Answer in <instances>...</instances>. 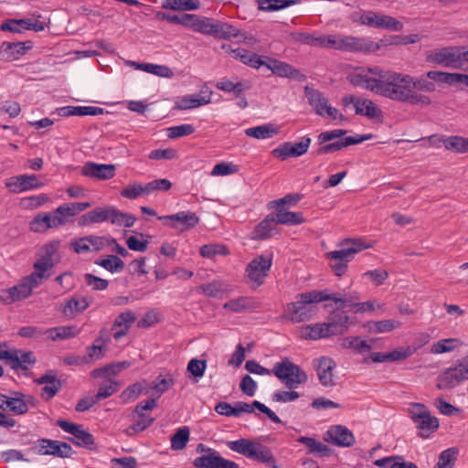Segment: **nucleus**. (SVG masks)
I'll return each mask as SVG.
<instances>
[{"instance_id": "16", "label": "nucleus", "mask_w": 468, "mask_h": 468, "mask_svg": "<svg viewBox=\"0 0 468 468\" xmlns=\"http://www.w3.org/2000/svg\"><path fill=\"white\" fill-rule=\"evenodd\" d=\"M159 220L165 221L170 228L186 230L196 227L199 221L198 217L191 211H181L173 215L158 217Z\"/></svg>"}, {"instance_id": "26", "label": "nucleus", "mask_w": 468, "mask_h": 468, "mask_svg": "<svg viewBox=\"0 0 468 468\" xmlns=\"http://www.w3.org/2000/svg\"><path fill=\"white\" fill-rule=\"evenodd\" d=\"M39 385H44L41 388V397L46 399H51L61 388V382L57 378L54 371H48L45 375L36 380Z\"/></svg>"}, {"instance_id": "35", "label": "nucleus", "mask_w": 468, "mask_h": 468, "mask_svg": "<svg viewBox=\"0 0 468 468\" xmlns=\"http://www.w3.org/2000/svg\"><path fill=\"white\" fill-rule=\"evenodd\" d=\"M258 307V303L252 297L239 296L223 304V308L233 313H240Z\"/></svg>"}, {"instance_id": "37", "label": "nucleus", "mask_w": 468, "mask_h": 468, "mask_svg": "<svg viewBox=\"0 0 468 468\" xmlns=\"http://www.w3.org/2000/svg\"><path fill=\"white\" fill-rule=\"evenodd\" d=\"M237 405L239 408L240 413H252L254 411V409H257L261 412L266 414L268 418L274 423H282L281 419L274 411H272L266 405L258 400L253 401L251 404L243 401H239L237 402Z\"/></svg>"}, {"instance_id": "40", "label": "nucleus", "mask_w": 468, "mask_h": 468, "mask_svg": "<svg viewBox=\"0 0 468 468\" xmlns=\"http://www.w3.org/2000/svg\"><path fill=\"white\" fill-rule=\"evenodd\" d=\"M276 224L282 225H299L304 222V218L301 212L287 211L278 208L274 217Z\"/></svg>"}, {"instance_id": "13", "label": "nucleus", "mask_w": 468, "mask_h": 468, "mask_svg": "<svg viewBox=\"0 0 468 468\" xmlns=\"http://www.w3.org/2000/svg\"><path fill=\"white\" fill-rule=\"evenodd\" d=\"M378 49V45L365 37L353 36H339L337 50L345 52H373Z\"/></svg>"}, {"instance_id": "55", "label": "nucleus", "mask_w": 468, "mask_h": 468, "mask_svg": "<svg viewBox=\"0 0 468 468\" xmlns=\"http://www.w3.org/2000/svg\"><path fill=\"white\" fill-rule=\"evenodd\" d=\"M120 388V384L117 380L108 378L103 381L98 388V392L95 395L98 401L107 399L112 396Z\"/></svg>"}, {"instance_id": "25", "label": "nucleus", "mask_w": 468, "mask_h": 468, "mask_svg": "<svg viewBox=\"0 0 468 468\" xmlns=\"http://www.w3.org/2000/svg\"><path fill=\"white\" fill-rule=\"evenodd\" d=\"M135 321L136 315L131 310H125L118 314L112 325L113 338L120 340L122 337L125 336Z\"/></svg>"}, {"instance_id": "9", "label": "nucleus", "mask_w": 468, "mask_h": 468, "mask_svg": "<svg viewBox=\"0 0 468 468\" xmlns=\"http://www.w3.org/2000/svg\"><path fill=\"white\" fill-rule=\"evenodd\" d=\"M468 380V355L457 360L454 367L446 368L438 378L437 388H451Z\"/></svg>"}, {"instance_id": "50", "label": "nucleus", "mask_w": 468, "mask_h": 468, "mask_svg": "<svg viewBox=\"0 0 468 468\" xmlns=\"http://www.w3.org/2000/svg\"><path fill=\"white\" fill-rule=\"evenodd\" d=\"M297 441L305 445L311 453L318 454L320 456H327L330 452L327 445L314 438L303 436L300 437Z\"/></svg>"}, {"instance_id": "29", "label": "nucleus", "mask_w": 468, "mask_h": 468, "mask_svg": "<svg viewBox=\"0 0 468 468\" xmlns=\"http://www.w3.org/2000/svg\"><path fill=\"white\" fill-rule=\"evenodd\" d=\"M25 396L18 393L16 397H8L0 393V410H10L17 415L27 412V402L24 399Z\"/></svg>"}, {"instance_id": "17", "label": "nucleus", "mask_w": 468, "mask_h": 468, "mask_svg": "<svg viewBox=\"0 0 468 468\" xmlns=\"http://www.w3.org/2000/svg\"><path fill=\"white\" fill-rule=\"evenodd\" d=\"M311 144V138L308 136H303L297 143H284L280 147L275 148L272 151V154L281 158L282 160H285L290 156L298 157L304 154Z\"/></svg>"}, {"instance_id": "53", "label": "nucleus", "mask_w": 468, "mask_h": 468, "mask_svg": "<svg viewBox=\"0 0 468 468\" xmlns=\"http://www.w3.org/2000/svg\"><path fill=\"white\" fill-rule=\"evenodd\" d=\"M297 3V0H258L259 8L266 12L284 9Z\"/></svg>"}, {"instance_id": "27", "label": "nucleus", "mask_w": 468, "mask_h": 468, "mask_svg": "<svg viewBox=\"0 0 468 468\" xmlns=\"http://www.w3.org/2000/svg\"><path fill=\"white\" fill-rule=\"evenodd\" d=\"M267 68L282 78H289L298 81L305 80L306 77L299 69L292 67L288 63L273 59L267 64Z\"/></svg>"}, {"instance_id": "4", "label": "nucleus", "mask_w": 468, "mask_h": 468, "mask_svg": "<svg viewBox=\"0 0 468 468\" xmlns=\"http://www.w3.org/2000/svg\"><path fill=\"white\" fill-rule=\"evenodd\" d=\"M226 445L231 451L248 459L266 463L272 468H278L271 450L259 441L241 438L237 441H229Z\"/></svg>"}, {"instance_id": "32", "label": "nucleus", "mask_w": 468, "mask_h": 468, "mask_svg": "<svg viewBox=\"0 0 468 468\" xmlns=\"http://www.w3.org/2000/svg\"><path fill=\"white\" fill-rule=\"evenodd\" d=\"M31 231L37 233L46 232L49 229H58L53 213H39L29 223Z\"/></svg>"}, {"instance_id": "20", "label": "nucleus", "mask_w": 468, "mask_h": 468, "mask_svg": "<svg viewBox=\"0 0 468 468\" xmlns=\"http://www.w3.org/2000/svg\"><path fill=\"white\" fill-rule=\"evenodd\" d=\"M114 207H98L83 215L78 219L80 227H87L96 223L110 221L112 224Z\"/></svg>"}, {"instance_id": "36", "label": "nucleus", "mask_w": 468, "mask_h": 468, "mask_svg": "<svg viewBox=\"0 0 468 468\" xmlns=\"http://www.w3.org/2000/svg\"><path fill=\"white\" fill-rule=\"evenodd\" d=\"M328 432L333 442L338 446L349 447L355 442L353 433L344 426H335Z\"/></svg>"}, {"instance_id": "38", "label": "nucleus", "mask_w": 468, "mask_h": 468, "mask_svg": "<svg viewBox=\"0 0 468 468\" xmlns=\"http://www.w3.org/2000/svg\"><path fill=\"white\" fill-rule=\"evenodd\" d=\"M356 113L369 119H377L382 116L381 110L369 99L358 98L356 101Z\"/></svg>"}, {"instance_id": "2", "label": "nucleus", "mask_w": 468, "mask_h": 468, "mask_svg": "<svg viewBox=\"0 0 468 468\" xmlns=\"http://www.w3.org/2000/svg\"><path fill=\"white\" fill-rule=\"evenodd\" d=\"M296 298L297 300L294 303L287 305L284 313L285 318L292 323H301L312 319L317 312V308L313 305L314 303L324 301L346 302V299L339 294H329L325 291L316 290L300 293Z\"/></svg>"}, {"instance_id": "3", "label": "nucleus", "mask_w": 468, "mask_h": 468, "mask_svg": "<svg viewBox=\"0 0 468 468\" xmlns=\"http://www.w3.org/2000/svg\"><path fill=\"white\" fill-rule=\"evenodd\" d=\"M425 60L433 65L468 70V47L449 46L431 49L426 53Z\"/></svg>"}, {"instance_id": "42", "label": "nucleus", "mask_w": 468, "mask_h": 468, "mask_svg": "<svg viewBox=\"0 0 468 468\" xmlns=\"http://www.w3.org/2000/svg\"><path fill=\"white\" fill-rule=\"evenodd\" d=\"M291 41L308 45L311 47H320L321 34H314L308 31H295L289 35Z\"/></svg>"}, {"instance_id": "34", "label": "nucleus", "mask_w": 468, "mask_h": 468, "mask_svg": "<svg viewBox=\"0 0 468 468\" xmlns=\"http://www.w3.org/2000/svg\"><path fill=\"white\" fill-rule=\"evenodd\" d=\"M80 333V329L75 325H61L45 330L48 338L52 341L67 340L76 337Z\"/></svg>"}, {"instance_id": "19", "label": "nucleus", "mask_w": 468, "mask_h": 468, "mask_svg": "<svg viewBox=\"0 0 468 468\" xmlns=\"http://www.w3.org/2000/svg\"><path fill=\"white\" fill-rule=\"evenodd\" d=\"M81 174L87 177H92L99 180H108L114 176L115 165L112 164L87 162L82 166Z\"/></svg>"}, {"instance_id": "41", "label": "nucleus", "mask_w": 468, "mask_h": 468, "mask_svg": "<svg viewBox=\"0 0 468 468\" xmlns=\"http://www.w3.org/2000/svg\"><path fill=\"white\" fill-rule=\"evenodd\" d=\"M400 326L401 323L395 319L370 321L367 324L368 331L374 334L388 333L397 328H399Z\"/></svg>"}, {"instance_id": "33", "label": "nucleus", "mask_w": 468, "mask_h": 468, "mask_svg": "<svg viewBox=\"0 0 468 468\" xmlns=\"http://www.w3.org/2000/svg\"><path fill=\"white\" fill-rule=\"evenodd\" d=\"M211 91L205 96L197 94L186 95L176 101V107L179 110H190L207 105L211 102Z\"/></svg>"}, {"instance_id": "62", "label": "nucleus", "mask_w": 468, "mask_h": 468, "mask_svg": "<svg viewBox=\"0 0 468 468\" xmlns=\"http://www.w3.org/2000/svg\"><path fill=\"white\" fill-rule=\"evenodd\" d=\"M189 440V430L186 427L180 428L171 438V448L175 451L183 450Z\"/></svg>"}, {"instance_id": "7", "label": "nucleus", "mask_w": 468, "mask_h": 468, "mask_svg": "<svg viewBox=\"0 0 468 468\" xmlns=\"http://www.w3.org/2000/svg\"><path fill=\"white\" fill-rule=\"evenodd\" d=\"M408 414L421 438H429L439 428V420L432 416L429 409L422 403H410Z\"/></svg>"}, {"instance_id": "21", "label": "nucleus", "mask_w": 468, "mask_h": 468, "mask_svg": "<svg viewBox=\"0 0 468 468\" xmlns=\"http://www.w3.org/2000/svg\"><path fill=\"white\" fill-rule=\"evenodd\" d=\"M32 292L29 287L20 280V282L10 288L0 291V303L5 305L25 300L28 298Z\"/></svg>"}, {"instance_id": "57", "label": "nucleus", "mask_w": 468, "mask_h": 468, "mask_svg": "<svg viewBox=\"0 0 468 468\" xmlns=\"http://www.w3.org/2000/svg\"><path fill=\"white\" fill-rule=\"evenodd\" d=\"M457 455L458 450L454 447L442 451L439 455L437 468H453Z\"/></svg>"}, {"instance_id": "10", "label": "nucleus", "mask_w": 468, "mask_h": 468, "mask_svg": "<svg viewBox=\"0 0 468 468\" xmlns=\"http://www.w3.org/2000/svg\"><path fill=\"white\" fill-rule=\"evenodd\" d=\"M30 451L38 455H53L60 458H69L73 454V450L69 443L50 439H38L33 443Z\"/></svg>"}, {"instance_id": "39", "label": "nucleus", "mask_w": 468, "mask_h": 468, "mask_svg": "<svg viewBox=\"0 0 468 468\" xmlns=\"http://www.w3.org/2000/svg\"><path fill=\"white\" fill-rule=\"evenodd\" d=\"M304 90L310 105L318 115L322 116L325 109L330 105L328 101L316 90L305 87Z\"/></svg>"}, {"instance_id": "63", "label": "nucleus", "mask_w": 468, "mask_h": 468, "mask_svg": "<svg viewBox=\"0 0 468 468\" xmlns=\"http://www.w3.org/2000/svg\"><path fill=\"white\" fill-rule=\"evenodd\" d=\"M459 341L455 338L441 339L431 346V352L432 354L452 352L455 349Z\"/></svg>"}, {"instance_id": "64", "label": "nucleus", "mask_w": 468, "mask_h": 468, "mask_svg": "<svg viewBox=\"0 0 468 468\" xmlns=\"http://www.w3.org/2000/svg\"><path fill=\"white\" fill-rule=\"evenodd\" d=\"M50 273H45L39 270H35L29 275L22 278L21 280L26 283L27 287H29L30 292H33V289L40 285L43 280L48 279Z\"/></svg>"}, {"instance_id": "48", "label": "nucleus", "mask_w": 468, "mask_h": 468, "mask_svg": "<svg viewBox=\"0 0 468 468\" xmlns=\"http://www.w3.org/2000/svg\"><path fill=\"white\" fill-rule=\"evenodd\" d=\"M227 291V284L219 280L200 285L197 292L207 297H219Z\"/></svg>"}, {"instance_id": "22", "label": "nucleus", "mask_w": 468, "mask_h": 468, "mask_svg": "<svg viewBox=\"0 0 468 468\" xmlns=\"http://www.w3.org/2000/svg\"><path fill=\"white\" fill-rule=\"evenodd\" d=\"M33 47L31 41L7 42L5 41L0 47V56L3 59L13 61L25 55Z\"/></svg>"}, {"instance_id": "46", "label": "nucleus", "mask_w": 468, "mask_h": 468, "mask_svg": "<svg viewBox=\"0 0 468 468\" xmlns=\"http://www.w3.org/2000/svg\"><path fill=\"white\" fill-rule=\"evenodd\" d=\"M275 226L276 221L274 217L268 216L256 226L253 231V239L261 240L270 238L271 232L275 229Z\"/></svg>"}, {"instance_id": "52", "label": "nucleus", "mask_w": 468, "mask_h": 468, "mask_svg": "<svg viewBox=\"0 0 468 468\" xmlns=\"http://www.w3.org/2000/svg\"><path fill=\"white\" fill-rule=\"evenodd\" d=\"M71 206V203H65L56 208L53 216L58 228L67 224L71 218L76 216L75 210Z\"/></svg>"}, {"instance_id": "24", "label": "nucleus", "mask_w": 468, "mask_h": 468, "mask_svg": "<svg viewBox=\"0 0 468 468\" xmlns=\"http://www.w3.org/2000/svg\"><path fill=\"white\" fill-rule=\"evenodd\" d=\"M90 304L86 297L73 296L60 303L59 310L67 318H74L83 313Z\"/></svg>"}, {"instance_id": "11", "label": "nucleus", "mask_w": 468, "mask_h": 468, "mask_svg": "<svg viewBox=\"0 0 468 468\" xmlns=\"http://www.w3.org/2000/svg\"><path fill=\"white\" fill-rule=\"evenodd\" d=\"M359 22L362 25L396 32H399L403 28V24L396 18L373 11L362 14L359 18Z\"/></svg>"}, {"instance_id": "6", "label": "nucleus", "mask_w": 468, "mask_h": 468, "mask_svg": "<svg viewBox=\"0 0 468 468\" xmlns=\"http://www.w3.org/2000/svg\"><path fill=\"white\" fill-rule=\"evenodd\" d=\"M369 247L362 239H347L343 249L330 251L326 254V257L334 261L331 268L335 275L341 276L346 272L347 263L353 259L354 255Z\"/></svg>"}, {"instance_id": "47", "label": "nucleus", "mask_w": 468, "mask_h": 468, "mask_svg": "<svg viewBox=\"0 0 468 468\" xmlns=\"http://www.w3.org/2000/svg\"><path fill=\"white\" fill-rule=\"evenodd\" d=\"M162 7L170 10L193 11L199 7L198 0H164Z\"/></svg>"}, {"instance_id": "54", "label": "nucleus", "mask_w": 468, "mask_h": 468, "mask_svg": "<svg viewBox=\"0 0 468 468\" xmlns=\"http://www.w3.org/2000/svg\"><path fill=\"white\" fill-rule=\"evenodd\" d=\"M219 454L217 451L210 452L208 454H203L197 457L193 464L196 468H218Z\"/></svg>"}, {"instance_id": "59", "label": "nucleus", "mask_w": 468, "mask_h": 468, "mask_svg": "<svg viewBox=\"0 0 468 468\" xmlns=\"http://www.w3.org/2000/svg\"><path fill=\"white\" fill-rule=\"evenodd\" d=\"M433 81V80L428 78L427 76H421L420 78H415L411 76V90H416L417 92L418 90L424 92H432L436 89V86Z\"/></svg>"}, {"instance_id": "15", "label": "nucleus", "mask_w": 468, "mask_h": 468, "mask_svg": "<svg viewBox=\"0 0 468 468\" xmlns=\"http://www.w3.org/2000/svg\"><path fill=\"white\" fill-rule=\"evenodd\" d=\"M44 183L38 180L37 175L23 174L12 176L5 181V186L13 193H22L30 190L39 189Z\"/></svg>"}, {"instance_id": "61", "label": "nucleus", "mask_w": 468, "mask_h": 468, "mask_svg": "<svg viewBox=\"0 0 468 468\" xmlns=\"http://www.w3.org/2000/svg\"><path fill=\"white\" fill-rule=\"evenodd\" d=\"M199 253L204 258L213 259L217 255H227L229 251L222 244L209 243L201 246Z\"/></svg>"}, {"instance_id": "23", "label": "nucleus", "mask_w": 468, "mask_h": 468, "mask_svg": "<svg viewBox=\"0 0 468 468\" xmlns=\"http://www.w3.org/2000/svg\"><path fill=\"white\" fill-rule=\"evenodd\" d=\"M373 135L371 133L364 134V135H356V136H346L344 138H340L335 142L326 144L322 145L317 150V154H325L328 153H333L342 148L347 147L349 145L357 144L371 139Z\"/></svg>"}, {"instance_id": "30", "label": "nucleus", "mask_w": 468, "mask_h": 468, "mask_svg": "<svg viewBox=\"0 0 468 468\" xmlns=\"http://www.w3.org/2000/svg\"><path fill=\"white\" fill-rule=\"evenodd\" d=\"M216 88L219 90L232 93L236 98H239L244 91L251 89V83L248 80L233 81L227 78H222L216 83Z\"/></svg>"}, {"instance_id": "12", "label": "nucleus", "mask_w": 468, "mask_h": 468, "mask_svg": "<svg viewBox=\"0 0 468 468\" xmlns=\"http://www.w3.org/2000/svg\"><path fill=\"white\" fill-rule=\"evenodd\" d=\"M58 425L64 431L70 433L74 438L69 441L77 446L92 449L94 446V438L88 430H85L82 425L74 424L68 420H59Z\"/></svg>"}, {"instance_id": "1", "label": "nucleus", "mask_w": 468, "mask_h": 468, "mask_svg": "<svg viewBox=\"0 0 468 468\" xmlns=\"http://www.w3.org/2000/svg\"><path fill=\"white\" fill-rule=\"evenodd\" d=\"M347 80L355 86L401 103L428 106L431 99L411 90V75L380 67H359L351 71Z\"/></svg>"}, {"instance_id": "5", "label": "nucleus", "mask_w": 468, "mask_h": 468, "mask_svg": "<svg viewBox=\"0 0 468 468\" xmlns=\"http://www.w3.org/2000/svg\"><path fill=\"white\" fill-rule=\"evenodd\" d=\"M271 372L288 389H296L308 380L307 374L288 357L275 363Z\"/></svg>"}, {"instance_id": "44", "label": "nucleus", "mask_w": 468, "mask_h": 468, "mask_svg": "<svg viewBox=\"0 0 468 468\" xmlns=\"http://www.w3.org/2000/svg\"><path fill=\"white\" fill-rule=\"evenodd\" d=\"M239 34V29L229 23L215 20L212 36L216 38L229 39L237 37Z\"/></svg>"}, {"instance_id": "8", "label": "nucleus", "mask_w": 468, "mask_h": 468, "mask_svg": "<svg viewBox=\"0 0 468 468\" xmlns=\"http://www.w3.org/2000/svg\"><path fill=\"white\" fill-rule=\"evenodd\" d=\"M272 253H262L252 259L245 269V278L253 288L264 283L272 264Z\"/></svg>"}, {"instance_id": "56", "label": "nucleus", "mask_w": 468, "mask_h": 468, "mask_svg": "<svg viewBox=\"0 0 468 468\" xmlns=\"http://www.w3.org/2000/svg\"><path fill=\"white\" fill-rule=\"evenodd\" d=\"M383 306L384 303L378 299H371L363 303H352L350 304V307L354 309L356 314L373 313L381 309Z\"/></svg>"}, {"instance_id": "28", "label": "nucleus", "mask_w": 468, "mask_h": 468, "mask_svg": "<svg viewBox=\"0 0 468 468\" xmlns=\"http://www.w3.org/2000/svg\"><path fill=\"white\" fill-rule=\"evenodd\" d=\"M215 20L195 14H187L186 27L197 33L212 36Z\"/></svg>"}, {"instance_id": "45", "label": "nucleus", "mask_w": 468, "mask_h": 468, "mask_svg": "<svg viewBox=\"0 0 468 468\" xmlns=\"http://www.w3.org/2000/svg\"><path fill=\"white\" fill-rule=\"evenodd\" d=\"M278 128L272 124H264L255 127H250L245 130V134L256 139H268L271 138L278 133Z\"/></svg>"}, {"instance_id": "43", "label": "nucleus", "mask_w": 468, "mask_h": 468, "mask_svg": "<svg viewBox=\"0 0 468 468\" xmlns=\"http://www.w3.org/2000/svg\"><path fill=\"white\" fill-rule=\"evenodd\" d=\"M94 264L102 267L111 273L121 272L124 268L123 261L116 255H107L105 258L97 259Z\"/></svg>"}, {"instance_id": "31", "label": "nucleus", "mask_w": 468, "mask_h": 468, "mask_svg": "<svg viewBox=\"0 0 468 468\" xmlns=\"http://www.w3.org/2000/svg\"><path fill=\"white\" fill-rule=\"evenodd\" d=\"M427 77L440 83H446L449 85L463 83L468 87L467 74L431 70L427 72Z\"/></svg>"}, {"instance_id": "60", "label": "nucleus", "mask_w": 468, "mask_h": 468, "mask_svg": "<svg viewBox=\"0 0 468 468\" xmlns=\"http://www.w3.org/2000/svg\"><path fill=\"white\" fill-rule=\"evenodd\" d=\"M174 384L175 380L170 373L160 374L153 382L152 388L161 395L170 389Z\"/></svg>"}, {"instance_id": "49", "label": "nucleus", "mask_w": 468, "mask_h": 468, "mask_svg": "<svg viewBox=\"0 0 468 468\" xmlns=\"http://www.w3.org/2000/svg\"><path fill=\"white\" fill-rule=\"evenodd\" d=\"M444 147L446 150L456 154L468 153V138L458 135L448 136L445 139Z\"/></svg>"}, {"instance_id": "58", "label": "nucleus", "mask_w": 468, "mask_h": 468, "mask_svg": "<svg viewBox=\"0 0 468 468\" xmlns=\"http://www.w3.org/2000/svg\"><path fill=\"white\" fill-rule=\"evenodd\" d=\"M49 201L50 198L47 194H39L22 198L20 205L24 209L33 210L42 207Z\"/></svg>"}, {"instance_id": "18", "label": "nucleus", "mask_w": 468, "mask_h": 468, "mask_svg": "<svg viewBox=\"0 0 468 468\" xmlns=\"http://www.w3.org/2000/svg\"><path fill=\"white\" fill-rule=\"evenodd\" d=\"M313 364L323 386L332 387L335 384L333 371L336 364L332 358L322 356L314 359Z\"/></svg>"}, {"instance_id": "51", "label": "nucleus", "mask_w": 468, "mask_h": 468, "mask_svg": "<svg viewBox=\"0 0 468 468\" xmlns=\"http://www.w3.org/2000/svg\"><path fill=\"white\" fill-rule=\"evenodd\" d=\"M17 352V361L12 363L11 368L14 370H27L30 368L37 361L33 353L30 351H23L20 349H16Z\"/></svg>"}, {"instance_id": "14", "label": "nucleus", "mask_w": 468, "mask_h": 468, "mask_svg": "<svg viewBox=\"0 0 468 468\" xmlns=\"http://www.w3.org/2000/svg\"><path fill=\"white\" fill-rule=\"evenodd\" d=\"M58 248V241H51L44 245L40 250L39 258L34 263V269L48 273V271L59 261Z\"/></svg>"}]
</instances>
